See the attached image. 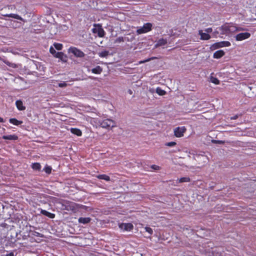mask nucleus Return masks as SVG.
<instances>
[{
    "instance_id": "f257e3e1",
    "label": "nucleus",
    "mask_w": 256,
    "mask_h": 256,
    "mask_svg": "<svg viewBox=\"0 0 256 256\" xmlns=\"http://www.w3.org/2000/svg\"><path fill=\"white\" fill-rule=\"evenodd\" d=\"M190 154L193 156L194 158L199 162V164H204L208 160V157L204 154H197L194 152H189Z\"/></svg>"
},
{
    "instance_id": "f03ea898",
    "label": "nucleus",
    "mask_w": 256,
    "mask_h": 256,
    "mask_svg": "<svg viewBox=\"0 0 256 256\" xmlns=\"http://www.w3.org/2000/svg\"><path fill=\"white\" fill-rule=\"evenodd\" d=\"M230 42L228 41H222L214 44L211 46L210 48L213 50L220 48L228 47L230 46Z\"/></svg>"
},
{
    "instance_id": "7ed1b4c3",
    "label": "nucleus",
    "mask_w": 256,
    "mask_h": 256,
    "mask_svg": "<svg viewBox=\"0 0 256 256\" xmlns=\"http://www.w3.org/2000/svg\"><path fill=\"white\" fill-rule=\"evenodd\" d=\"M152 24L150 23H146L142 27L138 28L136 30L138 34L146 33L151 30Z\"/></svg>"
},
{
    "instance_id": "20e7f679",
    "label": "nucleus",
    "mask_w": 256,
    "mask_h": 256,
    "mask_svg": "<svg viewBox=\"0 0 256 256\" xmlns=\"http://www.w3.org/2000/svg\"><path fill=\"white\" fill-rule=\"evenodd\" d=\"M116 126V122L110 119H106L101 122L100 126L103 128H110Z\"/></svg>"
},
{
    "instance_id": "39448f33",
    "label": "nucleus",
    "mask_w": 256,
    "mask_h": 256,
    "mask_svg": "<svg viewBox=\"0 0 256 256\" xmlns=\"http://www.w3.org/2000/svg\"><path fill=\"white\" fill-rule=\"evenodd\" d=\"M92 32L98 34V36L101 38L103 37L105 34L104 30L99 24L94 25V28H92Z\"/></svg>"
},
{
    "instance_id": "423d86ee",
    "label": "nucleus",
    "mask_w": 256,
    "mask_h": 256,
    "mask_svg": "<svg viewBox=\"0 0 256 256\" xmlns=\"http://www.w3.org/2000/svg\"><path fill=\"white\" fill-rule=\"evenodd\" d=\"M251 34L248 32H241L237 34L235 36L236 41H242L250 38Z\"/></svg>"
},
{
    "instance_id": "0eeeda50",
    "label": "nucleus",
    "mask_w": 256,
    "mask_h": 256,
    "mask_svg": "<svg viewBox=\"0 0 256 256\" xmlns=\"http://www.w3.org/2000/svg\"><path fill=\"white\" fill-rule=\"evenodd\" d=\"M186 132V128L184 126L178 127L174 128V134L176 137L180 138L184 136Z\"/></svg>"
},
{
    "instance_id": "6e6552de",
    "label": "nucleus",
    "mask_w": 256,
    "mask_h": 256,
    "mask_svg": "<svg viewBox=\"0 0 256 256\" xmlns=\"http://www.w3.org/2000/svg\"><path fill=\"white\" fill-rule=\"evenodd\" d=\"M68 52L73 54L77 57L82 58L84 56V54L82 52L74 47L70 48L68 49Z\"/></svg>"
},
{
    "instance_id": "1a4fd4ad",
    "label": "nucleus",
    "mask_w": 256,
    "mask_h": 256,
    "mask_svg": "<svg viewBox=\"0 0 256 256\" xmlns=\"http://www.w3.org/2000/svg\"><path fill=\"white\" fill-rule=\"evenodd\" d=\"M119 228L124 231H130L134 226L130 223H122L119 224Z\"/></svg>"
},
{
    "instance_id": "9d476101",
    "label": "nucleus",
    "mask_w": 256,
    "mask_h": 256,
    "mask_svg": "<svg viewBox=\"0 0 256 256\" xmlns=\"http://www.w3.org/2000/svg\"><path fill=\"white\" fill-rule=\"evenodd\" d=\"M229 24H226L220 28L221 34L228 35L230 34Z\"/></svg>"
},
{
    "instance_id": "9b49d317",
    "label": "nucleus",
    "mask_w": 256,
    "mask_h": 256,
    "mask_svg": "<svg viewBox=\"0 0 256 256\" xmlns=\"http://www.w3.org/2000/svg\"><path fill=\"white\" fill-rule=\"evenodd\" d=\"M229 30H230V34L244 30V28H243L237 26L236 25L232 24H229Z\"/></svg>"
},
{
    "instance_id": "f8f14e48",
    "label": "nucleus",
    "mask_w": 256,
    "mask_h": 256,
    "mask_svg": "<svg viewBox=\"0 0 256 256\" xmlns=\"http://www.w3.org/2000/svg\"><path fill=\"white\" fill-rule=\"evenodd\" d=\"M225 54L223 50H218L214 52L213 57L214 58H220L223 56Z\"/></svg>"
},
{
    "instance_id": "ddd939ff",
    "label": "nucleus",
    "mask_w": 256,
    "mask_h": 256,
    "mask_svg": "<svg viewBox=\"0 0 256 256\" xmlns=\"http://www.w3.org/2000/svg\"><path fill=\"white\" fill-rule=\"evenodd\" d=\"M16 105L19 110H26V106H24L22 102L20 100H16Z\"/></svg>"
},
{
    "instance_id": "4468645a",
    "label": "nucleus",
    "mask_w": 256,
    "mask_h": 256,
    "mask_svg": "<svg viewBox=\"0 0 256 256\" xmlns=\"http://www.w3.org/2000/svg\"><path fill=\"white\" fill-rule=\"evenodd\" d=\"M199 34L200 36V38L203 40H208L210 38V36L206 32H203L202 30H199Z\"/></svg>"
},
{
    "instance_id": "2eb2a0df",
    "label": "nucleus",
    "mask_w": 256,
    "mask_h": 256,
    "mask_svg": "<svg viewBox=\"0 0 256 256\" xmlns=\"http://www.w3.org/2000/svg\"><path fill=\"white\" fill-rule=\"evenodd\" d=\"M2 138L4 140H18V137L15 134H10L8 136H4Z\"/></svg>"
},
{
    "instance_id": "dca6fc26",
    "label": "nucleus",
    "mask_w": 256,
    "mask_h": 256,
    "mask_svg": "<svg viewBox=\"0 0 256 256\" xmlns=\"http://www.w3.org/2000/svg\"><path fill=\"white\" fill-rule=\"evenodd\" d=\"M4 16H5L14 18L19 20H23V18L20 16L19 15H18L17 14H6Z\"/></svg>"
},
{
    "instance_id": "f3484780",
    "label": "nucleus",
    "mask_w": 256,
    "mask_h": 256,
    "mask_svg": "<svg viewBox=\"0 0 256 256\" xmlns=\"http://www.w3.org/2000/svg\"><path fill=\"white\" fill-rule=\"evenodd\" d=\"M40 212L42 214L48 216L50 218H54L55 215L54 214L50 213L46 210H41Z\"/></svg>"
},
{
    "instance_id": "a211bd4d",
    "label": "nucleus",
    "mask_w": 256,
    "mask_h": 256,
    "mask_svg": "<svg viewBox=\"0 0 256 256\" xmlns=\"http://www.w3.org/2000/svg\"><path fill=\"white\" fill-rule=\"evenodd\" d=\"M167 44V40L164 38H161L159 40L156 44L155 45V47L157 48L158 46H164Z\"/></svg>"
},
{
    "instance_id": "6ab92c4d",
    "label": "nucleus",
    "mask_w": 256,
    "mask_h": 256,
    "mask_svg": "<svg viewBox=\"0 0 256 256\" xmlns=\"http://www.w3.org/2000/svg\"><path fill=\"white\" fill-rule=\"evenodd\" d=\"M70 132L73 134H74L78 136H81L82 134V131L80 129L76 128H72L70 129Z\"/></svg>"
},
{
    "instance_id": "aec40b11",
    "label": "nucleus",
    "mask_w": 256,
    "mask_h": 256,
    "mask_svg": "<svg viewBox=\"0 0 256 256\" xmlns=\"http://www.w3.org/2000/svg\"><path fill=\"white\" fill-rule=\"evenodd\" d=\"M90 220V218H78V222L83 224L88 223Z\"/></svg>"
},
{
    "instance_id": "412c9836",
    "label": "nucleus",
    "mask_w": 256,
    "mask_h": 256,
    "mask_svg": "<svg viewBox=\"0 0 256 256\" xmlns=\"http://www.w3.org/2000/svg\"><path fill=\"white\" fill-rule=\"evenodd\" d=\"M102 70V68L100 66H97L92 70V72L94 74H100Z\"/></svg>"
},
{
    "instance_id": "4be33fe9",
    "label": "nucleus",
    "mask_w": 256,
    "mask_h": 256,
    "mask_svg": "<svg viewBox=\"0 0 256 256\" xmlns=\"http://www.w3.org/2000/svg\"><path fill=\"white\" fill-rule=\"evenodd\" d=\"M9 121H10V123H11L14 125H16V126H18L22 123V121L18 120L14 118H10Z\"/></svg>"
},
{
    "instance_id": "5701e85b",
    "label": "nucleus",
    "mask_w": 256,
    "mask_h": 256,
    "mask_svg": "<svg viewBox=\"0 0 256 256\" xmlns=\"http://www.w3.org/2000/svg\"><path fill=\"white\" fill-rule=\"evenodd\" d=\"M98 179L104 180L106 181H110V180L109 176L106 174H100L96 176Z\"/></svg>"
},
{
    "instance_id": "b1692460",
    "label": "nucleus",
    "mask_w": 256,
    "mask_h": 256,
    "mask_svg": "<svg viewBox=\"0 0 256 256\" xmlns=\"http://www.w3.org/2000/svg\"><path fill=\"white\" fill-rule=\"evenodd\" d=\"M94 121H92V123L91 124H92L96 127L100 126L101 122L98 118H94Z\"/></svg>"
},
{
    "instance_id": "393cba45",
    "label": "nucleus",
    "mask_w": 256,
    "mask_h": 256,
    "mask_svg": "<svg viewBox=\"0 0 256 256\" xmlns=\"http://www.w3.org/2000/svg\"><path fill=\"white\" fill-rule=\"evenodd\" d=\"M190 181V178L188 177H184L180 179H178L177 182H189Z\"/></svg>"
},
{
    "instance_id": "a878e982",
    "label": "nucleus",
    "mask_w": 256,
    "mask_h": 256,
    "mask_svg": "<svg viewBox=\"0 0 256 256\" xmlns=\"http://www.w3.org/2000/svg\"><path fill=\"white\" fill-rule=\"evenodd\" d=\"M108 54L109 52L106 50H104L98 53L99 56L102 58H106L108 55Z\"/></svg>"
},
{
    "instance_id": "bb28decb",
    "label": "nucleus",
    "mask_w": 256,
    "mask_h": 256,
    "mask_svg": "<svg viewBox=\"0 0 256 256\" xmlns=\"http://www.w3.org/2000/svg\"><path fill=\"white\" fill-rule=\"evenodd\" d=\"M156 93L159 94L160 96H164L166 94V92L162 90L161 88H156Z\"/></svg>"
},
{
    "instance_id": "cd10ccee",
    "label": "nucleus",
    "mask_w": 256,
    "mask_h": 256,
    "mask_svg": "<svg viewBox=\"0 0 256 256\" xmlns=\"http://www.w3.org/2000/svg\"><path fill=\"white\" fill-rule=\"evenodd\" d=\"M41 166L39 163L36 162L32 164V168L35 170H40V169Z\"/></svg>"
},
{
    "instance_id": "c85d7f7f",
    "label": "nucleus",
    "mask_w": 256,
    "mask_h": 256,
    "mask_svg": "<svg viewBox=\"0 0 256 256\" xmlns=\"http://www.w3.org/2000/svg\"><path fill=\"white\" fill-rule=\"evenodd\" d=\"M54 48L58 50H61L62 48V45L59 43H54Z\"/></svg>"
},
{
    "instance_id": "c756f323",
    "label": "nucleus",
    "mask_w": 256,
    "mask_h": 256,
    "mask_svg": "<svg viewBox=\"0 0 256 256\" xmlns=\"http://www.w3.org/2000/svg\"><path fill=\"white\" fill-rule=\"evenodd\" d=\"M210 81L212 82L214 84H218L220 83L219 80L218 78H214V77L211 78Z\"/></svg>"
},
{
    "instance_id": "7c9ffc66",
    "label": "nucleus",
    "mask_w": 256,
    "mask_h": 256,
    "mask_svg": "<svg viewBox=\"0 0 256 256\" xmlns=\"http://www.w3.org/2000/svg\"><path fill=\"white\" fill-rule=\"evenodd\" d=\"M54 56L56 58L62 59L64 56V54L62 52H56V54L54 55Z\"/></svg>"
},
{
    "instance_id": "2f4dec72",
    "label": "nucleus",
    "mask_w": 256,
    "mask_h": 256,
    "mask_svg": "<svg viewBox=\"0 0 256 256\" xmlns=\"http://www.w3.org/2000/svg\"><path fill=\"white\" fill-rule=\"evenodd\" d=\"M5 63L8 66H10V67H12L13 68H17L18 67V66L16 64H14V63H12V62H6Z\"/></svg>"
},
{
    "instance_id": "473e14b6",
    "label": "nucleus",
    "mask_w": 256,
    "mask_h": 256,
    "mask_svg": "<svg viewBox=\"0 0 256 256\" xmlns=\"http://www.w3.org/2000/svg\"><path fill=\"white\" fill-rule=\"evenodd\" d=\"M58 86L60 88H65L68 86V84L66 82H64L58 83Z\"/></svg>"
},
{
    "instance_id": "72a5a7b5",
    "label": "nucleus",
    "mask_w": 256,
    "mask_h": 256,
    "mask_svg": "<svg viewBox=\"0 0 256 256\" xmlns=\"http://www.w3.org/2000/svg\"><path fill=\"white\" fill-rule=\"evenodd\" d=\"M154 58H155L152 57V58H148V59H146V60H141V61H140V62H138V64H144V62H149V61H150L151 60H153V59H154Z\"/></svg>"
},
{
    "instance_id": "f704fd0d",
    "label": "nucleus",
    "mask_w": 256,
    "mask_h": 256,
    "mask_svg": "<svg viewBox=\"0 0 256 256\" xmlns=\"http://www.w3.org/2000/svg\"><path fill=\"white\" fill-rule=\"evenodd\" d=\"M176 145V142H171L166 144V146H174Z\"/></svg>"
},
{
    "instance_id": "c9c22d12",
    "label": "nucleus",
    "mask_w": 256,
    "mask_h": 256,
    "mask_svg": "<svg viewBox=\"0 0 256 256\" xmlns=\"http://www.w3.org/2000/svg\"><path fill=\"white\" fill-rule=\"evenodd\" d=\"M146 232H147L150 234H152L153 232L152 230L150 227H146L144 228Z\"/></svg>"
},
{
    "instance_id": "e433bc0d",
    "label": "nucleus",
    "mask_w": 256,
    "mask_h": 256,
    "mask_svg": "<svg viewBox=\"0 0 256 256\" xmlns=\"http://www.w3.org/2000/svg\"><path fill=\"white\" fill-rule=\"evenodd\" d=\"M44 171L47 174H50L52 171V168L50 166H46L45 168H44Z\"/></svg>"
},
{
    "instance_id": "4c0bfd02",
    "label": "nucleus",
    "mask_w": 256,
    "mask_h": 256,
    "mask_svg": "<svg viewBox=\"0 0 256 256\" xmlns=\"http://www.w3.org/2000/svg\"><path fill=\"white\" fill-rule=\"evenodd\" d=\"M86 120L89 122L90 124L92 123V121H94V118L90 116H86Z\"/></svg>"
},
{
    "instance_id": "58836bf2",
    "label": "nucleus",
    "mask_w": 256,
    "mask_h": 256,
    "mask_svg": "<svg viewBox=\"0 0 256 256\" xmlns=\"http://www.w3.org/2000/svg\"><path fill=\"white\" fill-rule=\"evenodd\" d=\"M86 120L89 122L90 124L92 123V121H94V118L90 116H86Z\"/></svg>"
},
{
    "instance_id": "ea45409f",
    "label": "nucleus",
    "mask_w": 256,
    "mask_h": 256,
    "mask_svg": "<svg viewBox=\"0 0 256 256\" xmlns=\"http://www.w3.org/2000/svg\"><path fill=\"white\" fill-rule=\"evenodd\" d=\"M50 52L54 56L56 54V50H54V48H52V46H51L50 48Z\"/></svg>"
},
{
    "instance_id": "a19ab883",
    "label": "nucleus",
    "mask_w": 256,
    "mask_h": 256,
    "mask_svg": "<svg viewBox=\"0 0 256 256\" xmlns=\"http://www.w3.org/2000/svg\"><path fill=\"white\" fill-rule=\"evenodd\" d=\"M151 168L154 170H158L160 167L154 164L151 166Z\"/></svg>"
},
{
    "instance_id": "79ce46f5",
    "label": "nucleus",
    "mask_w": 256,
    "mask_h": 256,
    "mask_svg": "<svg viewBox=\"0 0 256 256\" xmlns=\"http://www.w3.org/2000/svg\"><path fill=\"white\" fill-rule=\"evenodd\" d=\"M212 142L216 143V144H222L224 143V142L223 141L216 140H212Z\"/></svg>"
},
{
    "instance_id": "37998d69",
    "label": "nucleus",
    "mask_w": 256,
    "mask_h": 256,
    "mask_svg": "<svg viewBox=\"0 0 256 256\" xmlns=\"http://www.w3.org/2000/svg\"><path fill=\"white\" fill-rule=\"evenodd\" d=\"M212 31V29L211 28H208L206 30V32L207 33L210 32Z\"/></svg>"
},
{
    "instance_id": "c03bdc74",
    "label": "nucleus",
    "mask_w": 256,
    "mask_h": 256,
    "mask_svg": "<svg viewBox=\"0 0 256 256\" xmlns=\"http://www.w3.org/2000/svg\"><path fill=\"white\" fill-rule=\"evenodd\" d=\"M238 118V116L237 115H236L234 116L233 117L231 118V120H236Z\"/></svg>"
},
{
    "instance_id": "a18cd8bd",
    "label": "nucleus",
    "mask_w": 256,
    "mask_h": 256,
    "mask_svg": "<svg viewBox=\"0 0 256 256\" xmlns=\"http://www.w3.org/2000/svg\"><path fill=\"white\" fill-rule=\"evenodd\" d=\"M6 256H14V254L12 252H10V254H7Z\"/></svg>"
},
{
    "instance_id": "49530a36",
    "label": "nucleus",
    "mask_w": 256,
    "mask_h": 256,
    "mask_svg": "<svg viewBox=\"0 0 256 256\" xmlns=\"http://www.w3.org/2000/svg\"><path fill=\"white\" fill-rule=\"evenodd\" d=\"M128 93L130 94H132V90H129L128 91Z\"/></svg>"
},
{
    "instance_id": "de8ad7c7",
    "label": "nucleus",
    "mask_w": 256,
    "mask_h": 256,
    "mask_svg": "<svg viewBox=\"0 0 256 256\" xmlns=\"http://www.w3.org/2000/svg\"><path fill=\"white\" fill-rule=\"evenodd\" d=\"M4 122L3 118L0 117V122Z\"/></svg>"
}]
</instances>
